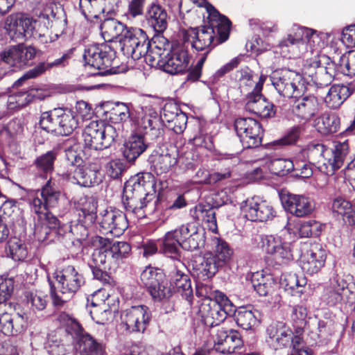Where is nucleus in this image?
<instances>
[{"mask_svg": "<svg viewBox=\"0 0 355 355\" xmlns=\"http://www.w3.org/2000/svg\"><path fill=\"white\" fill-rule=\"evenodd\" d=\"M69 55L63 54L60 58L55 59L53 62H42L39 63L33 69L26 71L21 77L17 80L13 84V87H19L22 83L28 79L35 78L42 74L46 70L55 67H64L67 64Z\"/></svg>", "mask_w": 355, "mask_h": 355, "instance_id": "obj_38", "label": "nucleus"}, {"mask_svg": "<svg viewBox=\"0 0 355 355\" xmlns=\"http://www.w3.org/2000/svg\"><path fill=\"white\" fill-rule=\"evenodd\" d=\"M214 297L209 303H202L199 309L202 322L207 327L218 326L227 316H232L233 303L222 292L215 290L209 297Z\"/></svg>", "mask_w": 355, "mask_h": 355, "instance_id": "obj_11", "label": "nucleus"}, {"mask_svg": "<svg viewBox=\"0 0 355 355\" xmlns=\"http://www.w3.org/2000/svg\"><path fill=\"white\" fill-rule=\"evenodd\" d=\"M187 205L188 201L184 194H175L166 203L163 209V215L171 214V211L182 209Z\"/></svg>", "mask_w": 355, "mask_h": 355, "instance_id": "obj_62", "label": "nucleus"}, {"mask_svg": "<svg viewBox=\"0 0 355 355\" xmlns=\"http://www.w3.org/2000/svg\"><path fill=\"white\" fill-rule=\"evenodd\" d=\"M148 137L140 133H134L124 144L123 155L130 162H135L149 146Z\"/></svg>", "mask_w": 355, "mask_h": 355, "instance_id": "obj_36", "label": "nucleus"}, {"mask_svg": "<svg viewBox=\"0 0 355 355\" xmlns=\"http://www.w3.org/2000/svg\"><path fill=\"white\" fill-rule=\"evenodd\" d=\"M294 168V162L291 159H275L270 162V170L277 176H284Z\"/></svg>", "mask_w": 355, "mask_h": 355, "instance_id": "obj_60", "label": "nucleus"}, {"mask_svg": "<svg viewBox=\"0 0 355 355\" xmlns=\"http://www.w3.org/2000/svg\"><path fill=\"white\" fill-rule=\"evenodd\" d=\"M252 284L254 291L260 296H267L274 291L276 282L270 274L263 275V272H257L252 277Z\"/></svg>", "mask_w": 355, "mask_h": 355, "instance_id": "obj_44", "label": "nucleus"}, {"mask_svg": "<svg viewBox=\"0 0 355 355\" xmlns=\"http://www.w3.org/2000/svg\"><path fill=\"white\" fill-rule=\"evenodd\" d=\"M126 28L123 23L114 18L105 19L100 26L101 35L107 42H112L115 39L119 41Z\"/></svg>", "mask_w": 355, "mask_h": 355, "instance_id": "obj_43", "label": "nucleus"}, {"mask_svg": "<svg viewBox=\"0 0 355 355\" xmlns=\"http://www.w3.org/2000/svg\"><path fill=\"white\" fill-rule=\"evenodd\" d=\"M355 92V80L343 84L332 85L324 98V102L331 109L338 108Z\"/></svg>", "mask_w": 355, "mask_h": 355, "instance_id": "obj_32", "label": "nucleus"}, {"mask_svg": "<svg viewBox=\"0 0 355 355\" xmlns=\"http://www.w3.org/2000/svg\"><path fill=\"white\" fill-rule=\"evenodd\" d=\"M104 239L103 244L96 249L92 254L88 261V266L90 268L93 278L99 281L103 286L111 287L113 284V279L106 271V269L112 264L108 250Z\"/></svg>", "mask_w": 355, "mask_h": 355, "instance_id": "obj_21", "label": "nucleus"}, {"mask_svg": "<svg viewBox=\"0 0 355 355\" xmlns=\"http://www.w3.org/2000/svg\"><path fill=\"white\" fill-rule=\"evenodd\" d=\"M151 312L145 305L132 306L125 311L122 322L130 332L144 333L150 320Z\"/></svg>", "mask_w": 355, "mask_h": 355, "instance_id": "obj_24", "label": "nucleus"}, {"mask_svg": "<svg viewBox=\"0 0 355 355\" xmlns=\"http://www.w3.org/2000/svg\"><path fill=\"white\" fill-rule=\"evenodd\" d=\"M109 119L115 123L116 130H119L121 123L126 121L130 116V108L128 104L115 102L109 112Z\"/></svg>", "mask_w": 355, "mask_h": 355, "instance_id": "obj_52", "label": "nucleus"}, {"mask_svg": "<svg viewBox=\"0 0 355 355\" xmlns=\"http://www.w3.org/2000/svg\"><path fill=\"white\" fill-rule=\"evenodd\" d=\"M155 185L154 175L150 172L137 174L128 180L123 187L122 203L126 211L141 216L139 212L153 200L150 190Z\"/></svg>", "mask_w": 355, "mask_h": 355, "instance_id": "obj_2", "label": "nucleus"}, {"mask_svg": "<svg viewBox=\"0 0 355 355\" xmlns=\"http://www.w3.org/2000/svg\"><path fill=\"white\" fill-rule=\"evenodd\" d=\"M222 268L223 266L215 259L212 253L207 252L200 258L199 264L196 266V272L199 278L206 280L212 278Z\"/></svg>", "mask_w": 355, "mask_h": 355, "instance_id": "obj_42", "label": "nucleus"}, {"mask_svg": "<svg viewBox=\"0 0 355 355\" xmlns=\"http://www.w3.org/2000/svg\"><path fill=\"white\" fill-rule=\"evenodd\" d=\"M315 127L323 135L338 132L340 128V119L335 114H323L315 120Z\"/></svg>", "mask_w": 355, "mask_h": 355, "instance_id": "obj_49", "label": "nucleus"}, {"mask_svg": "<svg viewBox=\"0 0 355 355\" xmlns=\"http://www.w3.org/2000/svg\"><path fill=\"white\" fill-rule=\"evenodd\" d=\"M35 214L34 234L40 242L49 243L65 236L67 224H61L58 218L47 210Z\"/></svg>", "mask_w": 355, "mask_h": 355, "instance_id": "obj_14", "label": "nucleus"}, {"mask_svg": "<svg viewBox=\"0 0 355 355\" xmlns=\"http://www.w3.org/2000/svg\"><path fill=\"white\" fill-rule=\"evenodd\" d=\"M148 162L150 168L158 175L168 172L178 163L175 155L168 150L155 149L149 155Z\"/></svg>", "mask_w": 355, "mask_h": 355, "instance_id": "obj_33", "label": "nucleus"}, {"mask_svg": "<svg viewBox=\"0 0 355 355\" xmlns=\"http://www.w3.org/2000/svg\"><path fill=\"white\" fill-rule=\"evenodd\" d=\"M189 54L182 45L173 46L164 58L159 65L165 72L174 75L185 71L189 64Z\"/></svg>", "mask_w": 355, "mask_h": 355, "instance_id": "obj_22", "label": "nucleus"}, {"mask_svg": "<svg viewBox=\"0 0 355 355\" xmlns=\"http://www.w3.org/2000/svg\"><path fill=\"white\" fill-rule=\"evenodd\" d=\"M173 293L180 294L184 299L191 303L193 298V291L191 279L189 275L178 270L169 283Z\"/></svg>", "mask_w": 355, "mask_h": 355, "instance_id": "obj_40", "label": "nucleus"}, {"mask_svg": "<svg viewBox=\"0 0 355 355\" xmlns=\"http://www.w3.org/2000/svg\"><path fill=\"white\" fill-rule=\"evenodd\" d=\"M26 320L23 315L13 317L7 312L0 313V331L6 336H12L24 329Z\"/></svg>", "mask_w": 355, "mask_h": 355, "instance_id": "obj_39", "label": "nucleus"}, {"mask_svg": "<svg viewBox=\"0 0 355 355\" xmlns=\"http://www.w3.org/2000/svg\"><path fill=\"white\" fill-rule=\"evenodd\" d=\"M44 24L43 29L51 26L49 15L41 13L38 19H34L23 13L12 14L4 21L3 28L12 40L28 39L39 35L36 29L37 24Z\"/></svg>", "mask_w": 355, "mask_h": 355, "instance_id": "obj_10", "label": "nucleus"}, {"mask_svg": "<svg viewBox=\"0 0 355 355\" xmlns=\"http://www.w3.org/2000/svg\"><path fill=\"white\" fill-rule=\"evenodd\" d=\"M300 237L318 236L322 231V225L314 220H309L299 224L296 227Z\"/></svg>", "mask_w": 355, "mask_h": 355, "instance_id": "obj_57", "label": "nucleus"}, {"mask_svg": "<svg viewBox=\"0 0 355 355\" xmlns=\"http://www.w3.org/2000/svg\"><path fill=\"white\" fill-rule=\"evenodd\" d=\"M234 128L244 148L259 147L263 135L262 126L252 118L240 117L234 121Z\"/></svg>", "mask_w": 355, "mask_h": 355, "instance_id": "obj_18", "label": "nucleus"}, {"mask_svg": "<svg viewBox=\"0 0 355 355\" xmlns=\"http://www.w3.org/2000/svg\"><path fill=\"white\" fill-rule=\"evenodd\" d=\"M282 205L286 211L297 217H304L312 213L314 203L303 195L284 193L280 195Z\"/></svg>", "mask_w": 355, "mask_h": 355, "instance_id": "obj_28", "label": "nucleus"}, {"mask_svg": "<svg viewBox=\"0 0 355 355\" xmlns=\"http://www.w3.org/2000/svg\"><path fill=\"white\" fill-rule=\"evenodd\" d=\"M56 157L57 153L54 150L48 151L38 157L35 162L37 168L44 174L51 173L53 170V164Z\"/></svg>", "mask_w": 355, "mask_h": 355, "instance_id": "obj_59", "label": "nucleus"}, {"mask_svg": "<svg viewBox=\"0 0 355 355\" xmlns=\"http://www.w3.org/2000/svg\"><path fill=\"white\" fill-rule=\"evenodd\" d=\"M36 55L32 46L18 44L1 53L0 80L10 72L31 65Z\"/></svg>", "mask_w": 355, "mask_h": 355, "instance_id": "obj_15", "label": "nucleus"}, {"mask_svg": "<svg viewBox=\"0 0 355 355\" xmlns=\"http://www.w3.org/2000/svg\"><path fill=\"white\" fill-rule=\"evenodd\" d=\"M211 245L214 248V252H211L212 255L222 266L225 267L232 258V250L225 241L216 236L211 239Z\"/></svg>", "mask_w": 355, "mask_h": 355, "instance_id": "obj_46", "label": "nucleus"}, {"mask_svg": "<svg viewBox=\"0 0 355 355\" xmlns=\"http://www.w3.org/2000/svg\"><path fill=\"white\" fill-rule=\"evenodd\" d=\"M93 224H87L85 219L79 218L77 223L74 225L67 224V228H65V236L72 234L75 239L79 241L85 240L89 235L88 228Z\"/></svg>", "mask_w": 355, "mask_h": 355, "instance_id": "obj_56", "label": "nucleus"}, {"mask_svg": "<svg viewBox=\"0 0 355 355\" xmlns=\"http://www.w3.org/2000/svg\"><path fill=\"white\" fill-rule=\"evenodd\" d=\"M119 132L116 127L105 123L103 121H92L86 125L83 137L85 147L83 153L87 155L88 150H97L108 148L115 142Z\"/></svg>", "mask_w": 355, "mask_h": 355, "instance_id": "obj_7", "label": "nucleus"}, {"mask_svg": "<svg viewBox=\"0 0 355 355\" xmlns=\"http://www.w3.org/2000/svg\"><path fill=\"white\" fill-rule=\"evenodd\" d=\"M205 8L209 19V25L190 28L186 37L192 48L197 51H203L202 55H206L207 58L214 46L229 38L231 21L211 3H207Z\"/></svg>", "mask_w": 355, "mask_h": 355, "instance_id": "obj_1", "label": "nucleus"}, {"mask_svg": "<svg viewBox=\"0 0 355 355\" xmlns=\"http://www.w3.org/2000/svg\"><path fill=\"white\" fill-rule=\"evenodd\" d=\"M59 320L65 324V331L71 335L78 355H103V345L87 332L74 318L62 313Z\"/></svg>", "mask_w": 355, "mask_h": 355, "instance_id": "obj_9", "label": "nucleus"}, {"mask_svg": "<svg viewBox=\"0 0 355 355\" xmlns=\"http://www.w3.org/2000/svg\"><path fill=\"white\" fill-rule=\"evenodd\" d=\"M307 150L311 160L318 156L323 159V162L318 166V169L324 174L331 176L343 165L349 152V145L347 141H335L329 147L320 143L311 144L309 145Z\"/></svg>", "mask_w": 355, "mask_h": 355, "instance_id": "obj_6", "label": "nucleus"}, {"mask_svg": "<svg viewBox=\"0 0 355 355\" xmlns=\"http://www.w3.org/2000/svg\"><path fill=\"white\" fill-rule=\"evenodd\" d=\"M233 312L232 316L234 317L236 324L248 334L247 343L253 344L256 340L255 327L259 323L257 318L258 311H252L245 307L236 309L233 304Z\"/></svg>", "mask_w": 355, "mask_h": 355, "instance_id": "obj_29", "label": "nucleus"}, {"mask_svg": "<svg viewBox=\"0 0 355 355\" xmlns=\"http://www.w3.org/2000/svg\"><path fill=\"white\" fill-rule=\"evenodd\" d=\"M332 211L338 216H340L346 224L353 225L355 223L354 211L352 204L342 198L334 199L332 202Z\"/></svg>", "mask_w": 355, "mask_h": 355, "instance_id": "obj_48", "label": "nucleus"}, {"mask_svg": "<svg viewBox=\"0 0 355 355\" xmlns=\"http://www.w3.org/2000/svg\"><path fill=\"white\" fill-rule=\"evenodd\" d=\"M53 277L57 286L53 283L49 277H48V282L52 303L55 307L63 306L85 283L83 275L71 265L64 267L62 270H55Z\"/></svg>", "mask_w": 355, "mask_h": 355, "instance_id": "obj_5", "label": "nucleus"}, {"mask_svg": "<svg viewBox=\"0 0 355 355\" xmlns=\"http://www.w3.org/2000/svg\"><path fill=\"white\" fill-rule=\"evenodd\" d=\"M98 223L104 234L119 236L128 227L126 214L119 209L105 210L101 214Z\"/></svg>", "mask_w": 355, "mask_h": 355, "instance_id": "obj_27", "label": "nucleus"}, {"mask_svg": "<svg viewBox=\"0 0 355 355\" xmlns=\"http://www.w3.org/2000/svg\"><path fill=\"white\" fill-rule=\"evenodd\" d=\"M327 256V250L320 243L312 244L301 255L300 267L304 272L313 275L319 272L324 266Z\"/></svg>", "mask_w": 355, "mask_h": 355, "instance_id": "obj_26", "label": "nucleus"}, {"mask_svg": "<svg viewBox=\"0 0 355 355\" xmlns=\"http://www.w3.org/2000/svg\"><path fill=\"white\" fill-rule=\"evenodd\" d=\"M266 343L274 350L289 346L291 331L282 322H272L266 329Z\"/></svg>", "mask_w": 355, "mask_h": 355, "instance_id": "obj_30", "label": "nucleus"}, {"mask_svg": "<svg viewBox=\"0 0 355 355\" xmlns=\"http://www.w3.org/2000/svg\"><path fill=\"white\" fill-rule=\"evenodd\" d=\"M182 112V111L176 103L169 102L165 103L162 111L159 114V116L162 119V125L165 123H167L168 124L172 121L177 115Z\"/></svg>", "mask_w": 355, "mask_h": 355, "instance_id": "obj_64", "label": "nucleus"}, {"mask_svg": "<svg viewBox=\"0 0 355 355\" xmlns=\"http://www.w3.org/2000/svg\"><path fill=\"white\" fill-rule=\"evenodd\" d=\"M192 217L197 220L207 224L209 230L216 232L218 229L216 208L209 204H199L191 210Z\"/></svg>", "mask_w": 355, "mask_h": 355, "instance_id": "obj_41", "label": "nucleus"}, {"mask_svg": "<svg viewBox=\"0 0 355 355\" xmlns=\"http://www.w3.org/2000/svg\"><path fill=\"white\" fill-rule=\"evenodd\" d=\"M187 227H179L166 232L162 239L163 253L172 259H177L182 248V237L187 233Z\"/></svg>", "mask_w": 355, "mask_h": 355, "instance_id": "obj_34", "label": "nucleus"}, {"mask_svg": "<svg viewBox=\"0 0 355 355\" xmlns=\"http://www.w3.org/2000/svg\"><path fill=\"white\" fill-rule=\"evenodd\" d=\"M40 196L35 197L31 202V209L33 213H41L48 208H53L58 205L61 193L53 188L48 180L40 191Z\"/></svg>", "mask_w": 355, "mask_h": 355, "instance_id": "obj_31", "label": "nucleus"}, {"mask_svg": "<svg viewBox=\"0 0 355 355\" xmlns=\"http://www.w3.org/2000/svg\"><path fill=\"white\" fill-rule=\"evenodd\" d=\"M355 297V280L350 274H336L330 280L322 295V300L329 306L347 303Z\"/></svg>", "mask_w": 355, "mask_h": 355, "instance_id": "obj_12", "label": "nucleus"}, {"mask_svg": "<svg viewBox=\"0 0 355 355\" xmlns=\"http://www.w3.org/2000/svg\"><path fill=\"white\" fill-rule=\"evenodd\" d=\"M79 217L85 219L87 224H94L97 218V201L92 196H84L80 199Z\"/></svg>", "mask_w": 355, "mask_h": 355, "instance_id": "obj_50", "label": "nucleus"}, {"mask_svg": "<svg viewBox=\"0 0 355 355\" xmlns=\"http://www.w3.org/2000/svg\"><path fill=\"white\" fill-rule=\"evenodd\" d=\"M241 209L245 217L253 222H267L272 220L277 212L270 202L259 196H254L243 201Z\"/></svg>", "mask_w": 355, "mask_h": 355, "instance_id": "obj_20", "label": "nucleus"}, {"mask_svg": "<svg viewBox=\"0 0 355 355\" xmlns=\"http://www.w3.org/2000/svg\"><path fill=\"white\" fill-rule=\"evenodd\" d=\"M182 227H187V233L185 237H182V248L193 251L205 245V232L204 229L196 226L193 223H186Z\"/></svg>", "mask_w": 355, "mask_h": 355, "instance_id": "obj_37", "label": "nucleus"}, {"mask_svg": "<svg viewBox=\"0 0 355 355\" xmlns=\"http://www.w3.org/2000/svg\"><path fill=\"white\" fill-rule=\"evenodd\" d=\"M261 243L263 250L279 263H287L293 259L292 243L284 241L280 236H264L261 238Z\"/></svg>", "mask_w": 355, "mask_h": 355, "instance_id": "obj_23", "label": "nucleus"}, {"mask_svg": "<svg viewBox=\"0 0 355 355\" xmlns=\"http://www.w3.org/2000/svg\"><path fill=\"white\" fill-rule=\"evenodd\" d=\"M39 124L47 132L67 136L78 128V119L71 109L58 107L42 113Z\"/></svg>", "mask_w": 355, "mask_h": 355, "instance_id": "obj_8", "label": "nucleus"}, {"mask_svg": "<svg viewBox=\"0 0 355 355\" xmlns=\"http://www.w3.org/2000/svg\"><path fill=\"white\" fill-rule=\"evenodd\" d=\"M110 259L114 264H119L123 259L128 258L131 252L130 245L125 241H105Z\"/></svg>", "mask_w": 355, "mask_h": 355, "instance_id": "obj_45", "label": "nucleus"}, {"mask_svg": "<svg viewBox=\"0 0 355 355\" xmlns=\"http://www.w3.org/2000/svg\"><path fill=\"white\" fill-rule=\"evenodd\" d=\"M7 255L15 261H24L28 254L26 243L17 237L11 238L7 243L6 248Z\"/></svg>", "mask_w": 355, "mask_h": 355, "instance_id": "obj_51", "label": "nucleus"}, {"mask_svg": "<svg viewBox=\"0 0 355 355\" xmlns=\"http://www.w3.org/2000/svg\"><path fill=\"white\" fill-rule=\"evenodd\" d=\"M154 302H162L168 300L173 295V290L168 282L164 280L159 282L158 286H153L148 291Z\"/></svg>", "mask_w": 355, "mask_h": 355, "instance_id": "obj_58", "label": "nucleus"}, {"mask_svg": "<svg viewBox=\"0 0 355 355\" xmlns=\"http://www.w3.org/2000/svg\"><path fill=\"white\" fill-rule=\"evenodd\" d=\"M121 51L126 56L139 60L144 56L150 47L146 33L141 28H126L119 39Z\"/></svg>", "mask_w": 355, "mask_h": 355, "instance_id": "obj_17", "label": "nucleus"}, {"mask_svg": "<svg viewBox=\"0 0 355 355\" xmlns=\"http://www.w3.org/2000/svg\"><path fill=\"white\" fill-rule=\"evenodd\" d=\"M28 304H31L33 309L44 310L47 304V296L42 292H30L26 295Z\"/></svg>", "mask_w": 355, "mask_h": 355, "instance_id": "obj_63", "label": "nucleus"}, {"mask_svg": "<svg viewBox=\"0 0 355 355\" xmlns=\"http://www.w3.org/2000/svg\"><path fill=\"white\" fill-rule=\"evenodd\" d=\"M286 289L290 290L293 296H301L304 293V287L306 284L304 277H299L297 275H290L287 279Z\"/></svg>", "mask_w": 355, "mask_h": 355, "instance_id": "obj_61", "label": "nucleus"}, {"mask_svg": "<svg viewBox=\"0 0 355 355\" xmlns=\"http://www.w3.org/2000/svg\"><path fill=\"white\" fill-rule=\"evenodd\" d=\"M145 20L147 25L156 33H163L168 26V16L166 9L157 3L146 8Z\"/></svg>", "mask_w": 355, "mask_h": 355, "instance_id": "obj_35", "label": "nucleus"}, {"mask_svg": "<svg viewBox=\"0 0 355 355\" xmlns=\"http://www.w3.org/2000/svg\"><path fill=\"white\" fill-rule=\"evenodd\" d=\"M90 306L93 308L92 309H89V304H87L88 311L92 320L98 324H106L112 315L111 310L107 309L105 304L98 305L92 302Z\"/></svg>", "mask_w": 355, "mask_h": 355, "instance_id": "obj_54", "label": "nucleus"}, {"mask_svg": "<svg viewBox=\"0 0 355 355\" xmlns=\"http://www.w3.org/2000/svg\"><path fill=\"white\" fill-rule=\"evenodd\" d=\"M303 92L294 96L290 100L292 113L298 119L305 121H310L320 110L318 98L313 95H306Z\"/></svg>", "mask_w": 355, "mask_h": 355, "instance_id": "obj_25", "label": "nucleus"}, {"mask_svg": "<svg viewBox=\"0 0 355 355\" xmlns=\"http://www.w3.org/2000/svg\"><path fill=\"white\" fill-rule=\"evenodd\" d=\"M300 128L299 126H293L286 132L284 137L268 144V146L272 149L277 150L286 146L295 144L300 138Z\"/></svg>", "mask_w": 355, "mask_h": 355, "instance_id": "obj_53", "label": "nucleus"}, {"mask_svg": "<svg viewBox=\"0 0 355 355\" xmlns=\"http://www.w3.org/2000/svg\"><path fill=\"white\" fill-rule=\"evenodd\" d=\"M65 162L69 168V180L82 187H91L98 184L101 181V164L96 159L85 156L83 158L74 147L64 150Z\"/></svg>", "mask_w": 355, "mask_h": 355, "instance_id": "obj_3", "label": "nucleus"}, {"mask_svg": "<svg viewBox=\"0 0 355 355\" xmlns=\"http://www.w3.org/2000/svg\"><path fill=\"white\" fill-rule=\"evenodd\" d=\"M164 273L159 268L151 266H146L140 275L141 284L147 291L155 286H158L159 282L164 280Z\"/></svg>", "mask_w": 355, "mask_h": 355, "instance_id": "obj_47", "label": "nucleus"}, {"mask_svg": "<svg viewBox=\"0 0 355 355\" xmlns=\"http://www.w3.org/2000/svg\"><path fill=\"white\" fill-rule=\"evenodd\" d=\"M271 84L277 93L290 100L295 95L306 91L302 76L287 69H279L273 71L269 76Z\"/></svg>", "mask_w": 355, "mask_h": 355, "instance_id": "obj_16", "label": "nucleus"}, {"mask_svg": "<svg viewBox=\"0 0 355 355\" xmlns=\"http://www.w3.org/2000/svg\"><path fill=\"white\" fill-rule=\"evenodd\" d=\"M331 36L329 33L295 25L287 37L280 42L279 47L283 52L288 51L293 56L302 54L306 45L311 52L318 53L328 45Z\"/></svg>", "mask_w": 355, "mask_h": 355, "instance_id": "obj_4", "label": "nucleus"}, {"mask_svg": "<svg viewBox=\"0 0 355 355\" xmlns=\"http://www.w3.org/2000/svg\"><path fill=\"white\" fill-rule=\"evenodd\" d=\"M335 72L331 67H320L315 71V76L312 78L313 83L318 88L329 86L334 80Z\"/></svg>", "mask_w": 355, "mask_h": 355, "instance_id": "obj_55", "label": "nucleus"}, {"mask_svg": "<svg viewBox=\"0 0 355 355\" xmlns=\"http://www.w3.org/2000/svg\"><path fill=\"white\" fill-rule=\"evenodd\" d=\"M115 57L114 49L109 44L102 43L87 46L83 58L85 67L98 71L93 76H107L112 73L111 66Z\"/></svg>", "mask_w": 355, "mask_h": 355, "instance_id": "obj_13", "label": "nucleus"}, {"mask_svg": "<svg viewBox=\"0 0 355 355\" xmlns=\"http://www.w3.org/2000/svg\"><path fill=\"white\" fill-rule=\"evenodd\" d=\"M137 120V130L150 140H157L164 135L162 119L155 108L151 105L141 107Z\"/></svg>", "mask_w": 355, "mask_h": 355, "instance_id": "obj_19", "label": "nucleus"}]
</instances>
